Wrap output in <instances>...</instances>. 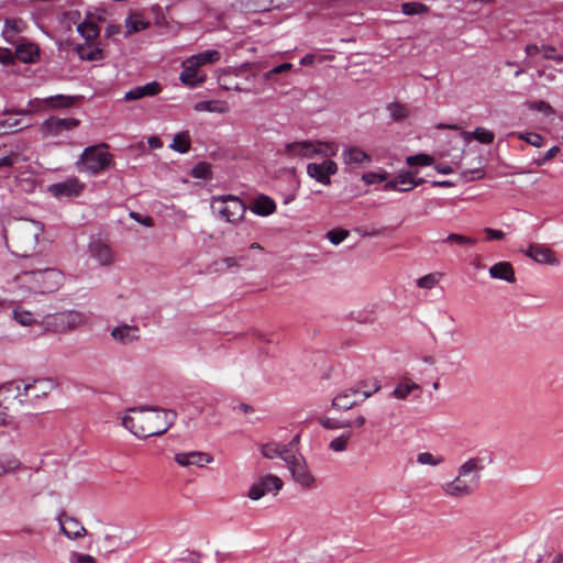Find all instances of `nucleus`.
<instances>
[{"label": "nucleus", "instance_id": "obj_1", "mask_svg": "<svg viewBox=\"0 0 563 563\" xmlns=\"http://www.w3.org/2000/svg\"><path fill=\"white\" fill-rule=\"evenodd\" d=\"M65 282L62 271L43 266L40 261L25 262L18 271L11 268L5 280L7 290L21 300L57 291Z\"/></svg>", "mask_w": 563, "mask_h": 563}, {"label": "nucleus", "instance_id": "obj_2", "mask_svg": "<svg viewBox=\"0 0 563 563\" xmlns=\"http://www.w3.org/2000/svg\"><path fill=\"white\" fill-rule=\"evenodd\" d=\"M176 412L157 408H130L122 418V424L132 434L145 439L165 433L175 422Z\"/></svg>", "mask_w": 563, "mask_h": 563}, {"label": "nucleus", "instance_id": "obj_3", "mask_svg": "<svg viewBox=\"0 0 563 563\" xmlns=\"http://www.w3.org/2000/svg\"><path fill=\"white\" fill-rule=\"evenodd\" d=\"M484 468L483 457L467 459L460 465L456 476L441 486L443 494L451 498L471 496L478 487Z\"/></svg>", "mask_w": 563, "mask_h": 563}, {"label": "nucleus", "instance_id": "obj_4", "mask_svg": "<svg viewBox=\"0 0 563 563\" xmlns=\"http://www.w3.org/2000/svg\"><path fill=\"white\" fill-rule=\"evenodd\" d=\"M43 233L44 225L41 222L20 219L12 223L9 234L5 235L7 244L14 255L29 257L36 253Z\"/></svg>", "mask_w": 563, "mask_h": 563}, {"label": "nucleus", "instance_id": "obj_5", "mask_svg": "<svg viewBox=\"0 0 563 563\" xmlns=\"http://www.w3.org/2000/svg\"><path fill=\"white\" fill-rule=\"evenodd\" d=\"M339 145L333 141L301 140L285 144L283 154L289 159L313 158L316 156L333 157Z\"/></svg>", "mask_w": 563, "mask_h": 563}, {"label": "nucleus", "instance_id": "obj_6", "mask_svg": "<svg viewBox=\"0 0 563 563\" xmlns=\"http://www.w3.org/2000/svg\"><path fill=\"white\" fill-rule=\"evenodd\" d=\"M113 164V156L108 151V145L104 143L88 146L81 153L77 162L78 169L81 172L97 175Z\"/></svg>", "mask_w": 563, "mask_h": 563}, {"label": "nucleus", "instance_id": "obj_7", "mask_svg": "<svg viewBox=\"0 0 563 563\" xmlns=\"http://www.w3.org/2000/svg\"><path fill=\"white\" fill-rule=\"evenodd\" d=\"M87 322L85 313L78 310H63L43 318V327L53 333H67Z\"/></svg>", "mask_w": 563, "mask_h": 563}, {"label": "nucleus", "instance_id": "obj_8", "mask_svg": "<svg viewBox=\"0 0 563 563\" xmlns=\"http://www.w3.org/2000/svg\"><path fill=\"white\" fill-rule=\"evenodd\" d=\"M211 208L221 219L232 224L240 223L247 209L245 203L233 195L213 196Z\"/></svg>", "mask_w": 563, "mask_h": 563}, {"label": "nucleus", "instance_id": "obj_9", "mask_svg": "<svg viewBox=\"0 0 563 563\" xmlns=\"http://www.w3.org/2000/svg\"><path fill=\"white\" fill-rule=\"evenodd\" d=\"M287 466L294 482L302 489L311 490L317 487V478L301 455L294 453L291 459L287 462Z\"/></svg>", "mask_w": 563, "mask_h": 563}, {"label": "nucleus", "instance_id": "obj_10", "mask_svg": "<svg viewBox=\"0 0 563 563\" xmlns=\"http://www.w3.org/2000/svg\"><path fill=\"white\" fill-rule=\"evenodd\" d=\"M379 389L380 385L376 380L372 390H361L360 388L344 389L332 399V407L338 410H349L357 404L362 402L364 399L369 398Z\"/></svg>", "mask_w": 563, "mask_h": 563}, {"label": "nucleus", "instance_id": "obj_11", "mask_svg": "<svg viewBox=\"0 0 563 563\" xmlns=\"http://www.w3.org/2000/svg\"><path fill=\"white\" fill-rule=\"evenodd\" d=\"M76 99V97L64 95L51 96L44 99L35 98L29 102L27 109L20 110L19 113L32 115L46 109L69 108L75 104Z\"/></svg>", "mask_w": 563, "mask_h": 563}, {"label": "nucleus", "instance_id": "obj_12", "mask_svg": "<svg viewBox=\"0 0 563 563\" xmlns=\"http://www.w3.org/2000/svg\"><path fill=\"white\" fill-rule=\"evenodd\" d=\"M284 486L283 481L273 474L261 476L249 489L247 497L258 500L267 494L276 495Z\"/></svg>", "mask_w": 563, "mask_h": 563}, {"label": "nucleus", "instance_id": "obj_13", "mask_svg": "<svg viewBox=\"0 0 563 563\" xmlns=\"http://www.w3.org/2000/svg\"><path fill=\"white\" fill-rule=\"evenodd\" d=\"M85 189V184L77 177H68L63 181L52 184L47 192L56 199H70L78 197Z\"/></svg>", "mask_w": 563, "mask_h": 563}, {"label": "nucleus", "instance_id": "obj_14", "mask_svg": "<svg viewBox=\"0 0 563 563\" xmlns=\"http://www.w3.org/2000/svg\"><path fill=\"white\" fill-rule=\"evenodd\" d=\"M324 158L321 163H309L307 165V175L317 183L329 186L331 177L338 173L339 166L330 157Z\"/></svg>", "mask_w": 563, "mask_h": 563}, {"label": "nucleus", "instance_id": "obj_15", "mask_svg": "<svg viewBox=\"0 0 563 563\" xmlns=\"http://www.w3.org/2000/svg\"><path fill=\"white\" fill-rule=\"evenodd\" d=\"M79 125V120L75 118L52 117L41 124V132L44 137H56Z\"/></svg>", "mask_w": 563, "mask_h": 563}, {"label": "nucleus", "instance_id": "obj_16", "mask_svg": "<svg viewBox=\"0 0 563 563\" xmlns=\"http://www.w3.org/2000/svg\"><path fill=\"white\" fill-rule=\"evenodd\" d=\"M525 255L538 264L552 266L560 265V261L555 253L544 244H529L528 249L525 251Z\"/></svg>", "mask_w": 563, "mask_h": 563}, {"label": "nucleus", "instance_id": "obj_17", "mask_svg": "<svg viewBox=\"0 0 563 563\" xmlns=\"http://www.w3.org/2000/svg\"><path fill=\"white\" fill-rule=\"evenodd\" d=\"M90 256L101 266L110 267L115 263V253L102 240H92L88 246Z\"/></svg>", "mask_w": 563, "mask_h": 563}, {"label": "nucleus", "instance_id": "obj_18", "mask_svg": "<svg viewBox=\"0 0 563 563\" xmlns=\"http://www.w3.org/2000/svg\"><path fill=\"white\" fill-rule=\"evenodd\" d=\"M59 532L69 540H79L87 534L86 528L79 520L65 514L58 517Z\"/></svg>", "mask_w": 563, "mask_h": 563}, {"label": "nucleus", "instance_id": "obj_19", "mask_svg": "<svg viewBox=\"0 0 563 563\" xmlns=\"http://www.w3.org/2000/svg\"><path fill=\"white\" fill-rule=\"evenodd\" d=\"M238 2L245 12L258 13L285 8L289 0H238Z\"/></svg>", "mask_w": 563, "mask_h": 563}, {"label": "nucleus", "instance_id": "obj_20", "mask_svg": "<svg viewBox=\"0 0 563 563\" xmlns=\"http://www.w3.org/2000/svg\"><path fill=\"white\" fill-rule=\"evenodd\" d=\"M174 460L177 464L184 467L197 466L203 467L213 462L212 455L200 451L180 452L176 453Z\"/></svg>", "mask_w": 563, "mask_h": 563}, {"label": "nucleus", "instance_id": "obj_21", "mask_svg": "<svg viewBox=\"0 0 563 563\" xmlns=\"http://www.w3.org/2000/svg\"><path fill=\"white\" fill-rule=\"evenodd\" d=\"M110 335L115 342L126 345L137 342L141 331L135 324L121 323L111 330Z\"/></svg>", "mask_w": 563, "mask_h": 563}, {"label": "nucleus", "instance_id": "obj_22", "mask_svg": "<svg viewBox=\"0 0 563 563\" xmlns=\"http://www.w3.org/2000/svg\"><path fill=\"white\" fill-rule=\"evenodd\" d=\"M344 165L350 167H361L372 162V157L358 146L347 145L341 154Z\"/></svg>", "mask_w": 563, "mask_h": 563}, {"label": "nucleus", "instance_id": "obj_23", "mask_svg": "<svg viewBox=\"0 0 563 563\" xmlns=\"http://www.w3.org/2000/svg\"><path fill=\"white\" fill-rule=\"evenodd\" d=\"M57 386V383L49 377L36 378L31 383L24 384V394L34 398L46 397Z\"/></svg>", "mask_w": 563, "mask_h": 563}, {"label": "nucleus", "instance_id": "obj_24", "mask_svg": "<svg viewBox=\"0 0 563 563\" xmlns=\"http://www.w3.org/2000/svg\"><path fill=\"white\" fill-rule=\"evenodd\" d=\"M98 550L106 553H113L120 549L121 539L118 530L113 527L104 528L101 537L97 540Z\"/></svg>", "mask_w": 563, "mask_h": 563}, {"label": "nucleus", "instance_id": "obj_25", "mask_svg": "<svg viewBox=\"0 0 563 563\" xmlns=\"http://www.w3.org/2000/svg\"><path fill=\"white\" fill-rule=\"evenodd\" d=\"M183 71L179 75V80L189 87H196L205 82L206 75H200L198 71V67L190 64V60L187 58L183 62Z\"/></svg>", "mask_w": 563, "mask_h": 563}, {"label": "nucleus", "instance_id": "obj_26", "mask_svg": "<svg viewBox=\"0 0 563 563\" xmlns=\"http://www.w3.org/2000/svg\"><path fill=\"white\" fill-rule=\"evenodd\" d=\"M261 453L263 454V456L269 460L279 457L286 464L294 455V452L289 450L286 445L276 442L263 444L261 448Z\"/></svg>", "mask_w": 563, "mask_h": 563}, {"label": "nucleus", "instance_id": "obj_27", "mask_svg": "<svg viewBox=\"0 0 563 563\" xmlns=\"http://www.w3.org/2000/svg\"><path fill=\"white\" fill-rule=\"evenodd\" d=\"M249 209L257 216L267 217L276 211V203L271 197L260 195L252 201Z\"/></svg>", "mask_w": 563, "mask_h": 563}, {"label": "nucleus", "instance_id": "obj_28", "mask_svg": "<svg viewBox=\"0 0 563 563\" xmlns=\"http://www.w3.org/2000/svg\"><path fill=\"white\" fill-rule=\"evenodd\" d=\"M162 90L161 85L157 81L147 82L144 86L135 87L131 90H129L124 99L128 101L137 100L144 97L155 96L159 93Z\"/></svg>", "mask_w": 563, "mask_h": 563}, {"label": "nucleus", "instance_id": "obj_29", "mask_svg": "<svg viewBox=\"0 0 563 563\" xmlns=\"http://www.w3.org/2000/svg\"><path fill=\"white\" fill-rule=\"evenodd\" d=\"M488 273L494 279L505 280L507 283L516 282L515 269L509 262H498L494 264Z\"/></svg>", "mask_w": 563, "mask_h": 563}, {"label": "nucleus", "instance_id": "obj_30", "mask_svg": "<svg viewBox=\"0 0 563 563\" xmlns=\"http://www.w3.org/2000/svg\"><path fill=\"white\" fill-rule=\"evenodd\" d=\"M24 161L25 157L20 150H14L9 145H0V168L12 167L13 165Z\"/></svg>", "mask_w": 563, "mask_h": 563}, {"label": "nucleus", "instance_id": "obj_31", "mask_svg": "<svg viewBox=\"0 0 563 563\" xmlns=\"http://www.w3.org/2000/svg\"><path fill=\"white\" fill-rule=\"evenodd\" d=\"M415 391L420 393L421 387L413 380L404 378L397 384L390 396L395 399L405 400Z\"/></svg>", "mask_w": 563, "mask_h": 563}, {"label": "nucleus", "instance_id": "obj_32", "mask_svg": "<svg viewBox=\"0 0 563 563\" xmlns=\"http://www.w3.org/2000/svg\"><path fill=\"white\" fill-rule=\"evenodd\" d=\"M20 114L21 113L16 111L13 113H7L3 118H0V135L9 134L29 126L27 124H22L21 120L18 118Z\"/></svg>", "mask_w": 563, "mask_h": 563}, {"label": "nucleus", "instance_id": "obj_33", "mask_svg": "<svg viewBox=\"0 0 563 563\" xmlns=\"http://www.w3.org/2000/svg\"><path fill=\"white\" fill-rule=\"evenodd\" d=\"M194 110L197 112L227 113L229 104L223 100H206L195 103Z\"/></svg>", "mask_w": 563, "mask_h": 563}, {"label": "nucleus", "instance_id": "obj_34", "mask_svg": "<svg viewBox=\"0 0 563 563\" xmlns=\"http://www.w3.org/2000/svg\"><path fill=\"white\" fill-rule=\"evenodd\" d=\"M0 397L4 399L19 398L20 401H23V398L27 397V394H24V384L22 385L19 382H8L0 386Z\"/></svg>", "mask_w": 563, "mask_h": 563}, {"label": "nucleus", "instance_id": "obj_35", "mask_svg": "<svg viewBox=\"0 0 563 563\" xmlns=\"http://www.w3.org/2000/svg\"><path fill=\"white\" fill-rule=\"evenodd\" d=\"M14 54L22 63H34L38 56V48L32 43H23L18 45Z\"/></svg>", "mask_w": 563, "mask_h": 563}, {"label": "nucleus", "instance_id": "obj_36", "mask_svg": "<svg viewBox=\"0 0 563 563\" xmlns=\"http://www.w3.org/2000/svg\"><path fill=\"white\" fill-rule=\"evenodd\" d=\"M221 58V53L217 49H209L202 53H199L197 55H192L188 57L191 65H195L196 67H201L205 65L213 64L219 62Z\"/></svg>", "mask_w": 563, "mask_h": 563}, {"label": "nucleus", "instance_id": "obj_37", "mask_svg": "<svg viewBox=\"0 0 563 563\" xmlns=\"http://www.w3.org/2000/svg\"><path fill=\"white\" fill-rule=\"evenodd\" d=\"M395 179L399 187V191H409L423 181V179L416 180L415 173L412 172H401L395 177Z\"/></svg>", "mask_w": 563, "mask_h": 563}, {"label": "nucleus", "instance_id": "obj_38", "mask_svg": "<svg viewBox=\"0 0 563 563\" xmlns=\"http://www.w3.org/2000/svg\"><path fill=\"white\" fill-rule=\"evenodd\" d=\"M77 53L82 60H100L103 57L102 49L91 46L89 43L81 44L77 47Z\"/></svg>", "mask_w": 563, "mask_h": 563}, {"label": "nucleus", "instance_id": "obj_39", "mask_svg": "<svg viewBox=\"0 0 563 563\" xmlns=\"http://www.w3.org/2000/svg\"><path fill=\"white\" fill-rule=\"evenodd\" d=\"M21 467L20 461L12 454L0 455V477L16 472Z\"/></svg>", "mask_w": 563, "mask_h": 563}, {"label": "nucleus", "instance_id": "obj_40", "mask_svg": "<svg viewBox=\"0 0 563 563\" xmlns=\"http://www.w3.org/2000/svg\"><path fill=\"white\" fill-rule=\"evenodd\" d=\"M150 22L140 14H131L125 19L126 35L147 29Z\"/></svg>", "mask_w": 563, "mask_h": 563}, {"label": "nucleus", "instance_id": "obj_41", "mask_svg": "<svg viewBox=\"0 0 563 563\" xmlns=\"http://www.w3.org/2000/svg\"><path fill=\"white\" fill-rule=\"evenodd\" d=\"M170 148L178 153H187L190 150V135L187 131L177 133L170 144Z\"/></svg>", "mask_w": 563, "mask_h": 563}, {"label": "nucleus", "instance_id": "obj_42", "mask_svg": "<svg viewBox=\"0 0 563 563\" xmlns=\"http://www.w3.org/2000/svg\"><path fill=\"white\" fill-rule=\"evenodd\" d=\"M78 33L89 43L99 35V27L91 21H84L77 25Z\"/></svg>", "mask_w": 563, "mask_h": 563}, {"label": "nucleus", "instance_id": "obj_43", "mask_svg": "<svg viewBox=\"0 0 563 563\" xmlns=\"http://www.w3.org/2000/svg\"><path fill=\"white\" fill-rule=\"evenodd\" d=\"M352 432L346 431L329 442V449L335 453L345 452L349 449Z\"/></svg>", "mask_w": 563, "mask_h": 563}, {"label": "nucleus", "instance_id": "obj_44", "mask_svg": "<svg viewBox=\"0 0 563 563\" xmlns=\"http://www.w3.org/2000/svg\"><path fill=\"white\" fill-rule=\"evenodd\" d=\"M13 318L18 323H20L23 327H29L36 321L34 314L31 311L25 310L21 307H16L13 310Z\"/></svg>", "mask_w": 563, "mask_h": 563}, {"label": "nucleus", "instance_id": "obj_45", "mask_svg": "<svg viewBox=\"0 0 563 563\" xmlns=\"http://www.w3.org/2000/svg\"><path fill=\"white\" fill-rule=\"evenodd\" d=\"M22 21L20 20H5L3 36L7 41L12 42L15 34L22 31Z\"/></svg>", "mask_w": 563, "mask_h": 563}, {"label": "nucleus", "instance_id": "obj_46", "mask_svg": "<svg viewBox=\"0 0 563 563\" xmlns=\"http://www.w3.org/2000/svg\"><path fill=\"white\" fill-rule=\"evenodd\" d=\"M417 462L421 465L438 466L444 462V457L430 452H421L417 455Z\"/></svg>", "mask_w": 563, "mask_h": 563}, {"label": "nucleus", "instance_id": "obj_47", "mask_svg": "<svg viewBox=\"0 0 563 563\" xmlns=\"http://www.w3.org/2000/svg\"><path fill=\"white\" fill-rule=\"evenodd\" d=\"M68 563H98L97 559L93 555L88 553H82L76 550H71L67 555Z\"/></svg>", "mask_w": 563, "mask_h": 563}, {"label": "nucleus", "instance_id": "obj_48", "mask_svg": "<svg viewBox=\"0 0 563 563\" xmlns=\"http://www.w3.org/2000/svg\"><path fill=\"white\" fill-rule=\"evenodd\" d=\"M446 243L470 247L476 244V240L466 235L450 233L444 240Z\"/></svg>", "mask_w": 563, "mask_h": 563}, {"label": "nucleus", "instance_id": "obj_49", "mask_svg": "<svg viewBox=\"0 0 563 563\" xmlns=\"http://www.w3.org/2000/svg\"><path fill=\"white\" fill-rule=\"evenodd\" d=\"M428 10L426 4L419 2H406L401 5V12L406 15L423 14Z\"/></svg>", "mask_w": 563, "mask_h": 563}, {"label": "nucleus", "instance_id": "obj_50", "mask_svg": "<svg viewBox=\"0 0 563 563\" xmlns=\"http://www.w3.org/2000/svg\"><path fill=\"white\" fill-rule=\"evenodd\" d=\"M16 184L24 192H33L37 186L36 179L33 175L18 176Z\"/></svg>", "mask_w": 563, "mask_h": 563}, {"label": "nucleus", "instance_id": "obj_51", "mask_svg": "<svg viewBox=\"0 0 563 563\" xmlns=\"http://www.w3.org/2000/svg\"><path fill=\"white\" fill-rule=\"evenodd\" d=\"M190 175L194 178H198V179H209V178H211V167L208 163L200 162L194 166Z\"/></svg>", "mask_w": 563, "mask_h": 563}, {"label": "nucleus", "instance_id": "obj_52", "mask_svg": "<svg viewBox=\"0 0 563 563\" xmlns=\"http://www.w3.org/2000/svg\"><path fill=\"white\" fill-rule=\"evenodd\" d=\"M406 163L409 166H429L433 163V157L428 154H417L408 156Z\"/></svg>", "mask_w": 563, "mask_h": 563}, {"label": "nucleus", "instance_id": "obj_53", "mask_svg": "<svg viewBox=\"0 0 563 563\" xmlns=\"http://www.w3.org/2000/svg\"><path fill=\"white\" fill-rule=\"evenodd\" d=\"M495 134L493 131L485 128H476L474 130V140L482 144H490L494 142Z\"/></svg>", "mask_w": 563, "mask_h": 563}, {"label": "nucleus", "instance_id": "obj_54", "mask_svg": "<svg viewBox=\"0 0 563 563\" xmlns=\"http://www.w3.org/2000/svg\"><path fill=\"white\" fill-rule=\"evenodd\" d=\"M291 69H292V64H290V63H283V64H280L278 66L273 67L268 71L264 73L263 74V78L265 80H273V77L275 75L285 74V73L290 71Z\"/></svg>", "mask_w": 563, "mask_h": 563}, {"label": "nucleus", "instance_id": "obj_55", "mask_svg": "<svg viewBox=\"0 0 563 563\" xmlns=\"http://www.w3.org/2000/svg\"><path fill=\"white\" fill-rule=\"evenodd\" d=\"M388 111L395 120H402L408 117V109L406 106L394 102L388 106Z\"/></svg>", "mask_w": 563, "mask_h": 563}, {"label": "nucleus", "instance_id": "obj_56", "mask_svg": "<svg viewBox=\"0 0 563 563\" xmlns=\"http://www.w3.org/2000/svg\"><path fill=\"white\" fill-rule=\"evenodd\" d=\"M438 283V274H427L417 279V286L423 289H432Z\"/></svg>", "mask_w": 563, "mask_h": 563}, {"label": "nucleus", "instance_id": "obj_57", "mask_svg": "<svg viewBox=\"0 0 563 563\" xmlns=\"http://www.w3.org/2000/svg\"><path fill=\"white\" fill-rule=\"evenodd\" d=\"M517 136L534 147H541L544 143L543 137L538 133H518Z\"/></svg>", "mask_w": 563, "mask_h": 563}, {"label": "nucleus", "instance_id": "obj_58", "mask_svg": "<svg viewBox=\"0 0 563 563\" xmlns=\"http://www.w3.org/2000/svg\"><path fill=\"white\" fill-rule=\"evenodd\" d=\"M386 179H387V173L369 172V173H365V174L362 175V180L366 185H373V184H376V183H382V181H385Z\"/></svg>", "mask_w": 563, "mask_h": 563}, {"label": "nucleus", "instance_id": "obj_59", "mask_svg": "<svg viewBox=\"0 0 563 563\" xmlns=\"http://www.w3.org/2000/svg\"><path fill=\"white\" fill-rule=\"evenodd\" d=\"M202 559V553L197 551H185L181 556L178 559L180 563H200Z\"/></svg>", "mask_w": 563, "mask_h": 563}, {"label": "nucleus", "instance_id": "obj_60", "mask_svg": "<svg viewBox=\"0 0 563 563\" xmlns=\"http://www.w3.org/2000/svg\"><path fill=\"white\" fill-rule=\"evenodd\" d=\"M327 236L332 244L338 245L349 236V232L345 230H332L328 232Z\"/></svg>", "mask_w": 563, "mask_h": 563}, {"label": "nucleus", "instance_id": "obj_61", "mask_svg": "<svg viewBox=\"0 0 563 563\" xmlns=\"http://www.w3.org/2000/svg\"><path fill=\"white\" fill-rule=\"evenodd\" d=\"M15 59V54L9 49L0 47V63L3 65L10 64Z\"/></svg>", "mask_w": 563, "mask_h": 563}, {"label": "nucleus", "instance_id": "obj_62", "mask_svg": "<svg viewBox=\"0 0 563 563\" xmlns=\"http://www.w3.org/2000/svg\"><path fill=\"white\" fill-rule=\"evenodd\" d=\"M485 175L484 170L481 168H476L474 170H466L462 173V176L465 180L481 179Z\"/></svg>", "mask_w": 563, "mask_h": 563}, {"label": "nucleus", "instance_id": "obj_63", "mask_svg": "<svg viewBox=\"0 0 563 563\" xmlns=\"http://www.w3.org/2000/svg\"><path fill=\"white\" fill-rule=\"evenodd\" d=\"M531 109H534L537 111H541V112H544V113H552L553 110L551 108V106L545 102V101H536L533 103H531Z\"/></svg>", "mask_w": 563, "mask_h": 563}, {"label": "nucleus", "instance_id": "obj_64", "mask_svg": "<svg viewBox=\"0 0 563 563\" xmlns=\"http://www.w3.org/2000/svg\"><path fill=\"white\" fill-rule=\"evenodd\" d=\"M484 232L487 235V240H503L505 238V233L501 230L485 228Z\"/></svg>", "mask_w": 563, "mask_h": 563}]
</instances>
